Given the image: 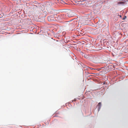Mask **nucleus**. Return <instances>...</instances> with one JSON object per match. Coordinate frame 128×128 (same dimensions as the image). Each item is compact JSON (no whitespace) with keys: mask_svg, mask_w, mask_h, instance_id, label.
I'll return each mask as SVG.
<instances>
[{"mask_svg":"<svg viewBox=\"0 0 128 128\" xmlns=\"http://www.w3.org/2000/svg\"><path fill=\"white\" fill-rule=\"evenodd\" d=\"M67 16L69 17L73 16L75 15L74 13L71 11L70 10L67 13Z\"/></svg>","mask_w":128,"mask_h":128,"instance_id":"f257e3e1","label":"nucleus"},{"mask_svg":"<svg viewBox=\"0 0 128 128\" xmlns=\"http://www.w3.org/2000/svg\"><path fill=\"white\" fill-rule=\"evenodd\" d=\"M84 57L86 58H88V56L86 55H84Z\"/></svg>","mask_w":128,"mask_h":128,"instance_id":"423d86ee","label":"nucleus"},{"mask_svg":"<svg viewBox=\"0 0 128 128\" xmlns=\"http://www.w3.org/2000/svg\"><path fill=\"white\" fill-rule=\"evenodd\" d=\"M75 2L78 4H79V2H80L79 1H78V0H75Z\"/></svg>","mask_w":128,"mask_h":128,"instance_id":"39448f33","label":"nucleus"},{"mask_svg":"<svg viewBox=\"0 0 128 128\" xmlns=\"http://www.w3.org/2000/svg\"><path fill=\"white\" fill-rule=\"evenodd\" d=\"M67 23V24H68L69 27L70 28H72L74 27V23H70V22H68Z\"/></svg>","mask_w":128,"mask_h":128,"instance_id":"7ed1b4c3","label":"nucleus"},{"mask_svg":"<svg viewBox=\"0 0 128 128\" xmlns=\"http://www.w3.org/2000/svg\"><path fill=\"white\" fill-rule=\"evenodd\" d=\"M54 16H48V20L50 22L55 20H56Z\"/></svg>","mask_w":128,"mask_h":128,"instance_id":"f03ea898","label":"nucleus"},{"mask_svg":"<svg viewBox=\"0 0 128 128\" xmlns=\"http://www.w3.org/2000/svg\"><path fill=\"white\" fill-rule=\"evenodd\" d=\"M123 3V2H118V4H121V3Z\"/></svg>","mask_w":128,"mask_h":128,"instance_id":"0eeeda50","label":"nucleus"},{"mask_svg":"<svg viewBox=\"0 0 128 128\" xmlns=\"http://www.w3.org/2000/svg\"><path fill=\"white\" fill-rule=\"evenodd\" d=\"M98 106L99 107V109H100V108L101 107V103L100 102H99L98 103Z\"/></svg>","mask_w":128,"mask_h":128,"instance_id":"20e7f679","label":"nucleus"}]
</instances>
